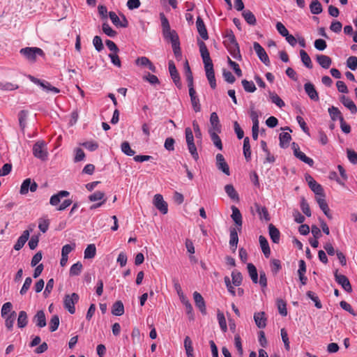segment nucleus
<instances>
[{"label":"nucleus","mask_w":357,"mask_h":357,"mask_svg":"<svg viewBox=\"0 0 357 357\" xmlns=\"http://www.w3.org/2000/svg\"><path fill=\"white\" fill-rule=\"evenodd\" d=\"M197 43L199 47L200 54L204 64V69L206 71L207 79L208 80L211 87L214 89L216 87V80L213 69V64L210 57L209 52L206 44L203 41L198 40Z\"/></svg>","instance_id":"f257e3e1"},{"label":"nucleus","mask_w":357,"mask_h":357,"mask_svg":"<svg viewBox=\"0 0 357 357\" xmlns=\"http://www.w3.org/2000/svg\"><path fill=\"white\" fill-rule=\"evenodd\" d=\"M160 19L162 34L165 39L170 40L171 43H172L174 40H178L179 38L177 33L174 30H171L169 21L163 13H160Z\"/></svg>","instance_id":"f03ea898"},{"label":"nucleus","mask_w":357,"mask_h":357,"mask_svg":"<svg viewBox=\"0 0 357 357\" xmlns=\"http://www.w3.org/2000/svg\"><path fill=\"white\" fill-rule=\"evenodd\" d=\"M20 53L31 62L36 61L37 56H45L43 50L36 47L22 48Z\"/></svg>","instance_id":"7ed1b4c3"},{"label":"nucleus","mask_w":357,"mask_h":357,"mask_svg":"<svg viewBox=\"0 0 357 357\" xmlns=\"http://www.w3.org/2000/svg\"><path fill=\"white\" fill-rule=\"evenodd\" d=\"M185 134L189 152L190 153L192 158L195 160H197L199 158V155L197 151L196 146L194 143V136L191 128L189 127L186 128L185 130Z\"/></svg>","instance_id":"20e7f679"},{"label":"nucleus","mask_w":357,"mask_h":357,"mask_svg":"<svg viewBox=\"0 0 357 357\" xmlns=\"http://www.w3.org/2000/svg\"><path fill=\"white\" fill-rule=\"evenodd\" d=\"M79 298V295L76 293H72L71 294L65 295L63 298V307L66 310L68 311L70 314H75V305L78 302Z\"/></svg>","instance_id":"39448f33"},{"label":"nucleus","mask_w":357,"mask_h":357,"mask_svg":"<svg viewBox=\"0 0 357 357\" xmlns=\"http://www.w3.org/2000/svg\"><path fill=\"white\" fill-rule=\"evenodd\" d=\"M33 155L40 159L41 160H46L47 159V151L46 144L44 141H38L33 146Z\"/></svg>","instance_id":"423d86ee"},{"label":"nucleus","mask_w":357,"mask_h":357,"mask_svg":"<svg viewBox=\"0 0 357 357\" xmlns=\"http://www.w3.org/2000/svg\"><path fill=\"white\" fill-rule=\"evenodd\" d=\"M292 149L294 151V155L296 158H298L302 162L307 164L310 167H312L314 165V160L306 156V155L301 151L300 148L296 142H293L291 144Z\"/></svg>","instance_id":"0eeeda50"},{"label":"nucleus","mask_w":357,"mask_h":357,"mask_svg":"<svg viewBox=\"0 0 357 357\" xmlns=\"http://www.w3.org/2000/svg\"><path fill=\"white\" fill-rule=\"evenodd\" d=\"M37 188L38 184L30 178H28L24 180L22 182L20 187V193L21 195H26L29 190L31 192H34L37 190Z\"/></svg>","instance_id":"6e6552de"},{"label":"nucleus","mask_w":357,"mask_h":357,"mask_svg":"<svg viewBox=\"0 0 357 357\" xmlns=\"http://www.w3.org/2000/svg\"><path fill=\"white\" fill-rule=\"evenodd\" d=\"M253 48L260 61L263 62L266 66H270L269 57L262 46L259 43L255 42L253 43Z\"/></svg>","instance_id":"1a4fd4ad"},{"label":"nucleus","mask_w":357,"mask_h":357,"mask_svg":"<svg viewBox=\"0 0 357 357\" xmlns=\"http://www.w3.org/2000/svg\"><path fill=\"white\" fill-rule=\"evenodd\" d=\"M334 276L335 281L342 286L344 291L348 293H351L352 291L351 284L347 277L344 275L339 274L337 271H335Z\"/></svg>","instance_id":"9d476101"},{"label":"nucleus","mask_w":357,"mask_h":357,"mask_svg":"<svg viewBox=\"0 0 357 357\" xmlns=\"http://www.w3.org/2000/svg\"><path fill=\"white\" fill-rule=\"evenodd\" d=\"M109 17L116 27H122L126 28L128 26V21L124 15H121V19H120L118 15L113 11H110L109 13Z\"/></svg>","instance_id":"9b49d317"},{"label":"nucleus","mask_w":357,"mask_h":357,"mask_svg":"<svg viewBox=\"0 0 357 357\" xmlns=\"http://www.w3.org/2000/svg\"><path fill=\"white\" fill-rule=\"evenodd\" d=\"M168 68L169 71V74L171 78L172 79L174 83L178 88L181 87V82L179 73L176 69V67L173 61H169L168 63Z\"/></svg>","instance_id":"f8f14e48"},{"label":"nucleus","mask_w":357,"mask_h":357,"mask_svg":"<svg viewBox=\"0 0 357 357\" xmlns=\"http://www.w3.org/2000/svg\"><path fill=\"white\" fill-rule=\"evenodd\" d=\"M153 204L157 209H158L162 214H166L168 212L167 203L164 200L163 197L160 194H156L154 196Z\"/></svg>","instance_id":"ddd939ff"},{"label":"nucleus","mask_w":357,"mask_h":357,"mask_svg":"<svg viewBox=\"0 0 357 357\" xmlns=\"http://www.w3.org/2000/svg\"><path fill=\"white\" fill-rule=\"evenodd\" d=\"M215 160L217 168L226 175H230L229 167L224 156L221 153H218L215 156Z\"/></svg>","instance_id":"4468645a"},{"label":"nucleus","mask_w":357,"mask_h":357,"mask_svg":"<svg viewBox=\"0 0 357 357\" xmlns=\"http://www.w3.org/2000/svg\"><path fill=\"white\" fill-rule=\"evenodd\" d=\"M232 211V214L231 215V219L235 222L236 228L238 229V231H241L242 229V225H243V220H242V215L239 211V209L235 206H232L231 207Z\"/></svg>","instance_id":"2eb2a0df"},{"label":"nucleus","mask_w":357,"mask_h":357,"mask_svg":"<svg viewBox=\"0 0 357 357\" xmlns=\"http://www.w3.org/2000/svg\"><path fill=\"white\" fill-rule=\"evenodd\" d=\"M193 298H194L196 307L197 308H199V310H200V312H202V314H206V304H205V301H204L202 296L199 292L195 291L193 293Z\"/></svg>","instance_id":"dca6fc26"},{"label":"nucleus","mask_w":357,"mask_h":357,"mask_svg":"<svg viewBox=\"0 0 357 357\" xmlns=\"http://www.w3.org/2000/svg\"><path fill=\"white\" fill-rule=\"evenodd\" d=\"M32 231V228L30 229H26L23 231L22 234L18 238L16 243L14 245V249L15 250H20L23 248L26 242L29 238L30 232Z\"/></svg>","instance_id":"f3484780"},{"label":"nucleus","mask_w":357,"mask_h":357,"mask_svg":"<svg viewBox=\"0 0 357 357\" xmlns=\"http://www.w3.org/2000/svg\"><path fill=\"white\" fill-rule=\"evenodd\" d=\"M135 64L139 66L147 67L151 72L155 73L156 68L148 57L141 56L135 60Z\"/></svg>","instance_id":"a211bd4d"},{"label":"nucleus","mask_w":357,"mask_h":357,"mask_svg":"<svg viewBox=\"0 0 357 357\" xmlns=\"http://www.w3.org/2000/svg\"><path fill=\"white\" fill-rule=\"evenodd\" d=\"M304 89L311 100L314 101H318L319 100L318 93L312 83H305L304 85Z\"/></svg>","instance_id":"6ab92c4d"},{"label":"nucleus","mask_w":357,"mask_h":357,"mask_svg":"<svg viewBox=\"0 0 357 357\" xmlns=\"http://www.w3.org/2000/svg\"><path fill=\"white\" fill-rule=\"evenodd\" d=\"M254 320L258 328H264L266 326L267 318L264 312H255Z\"/></svg>","instance_id":"aec40b11"},{"label":"nucleus","mask_w":357,"mask_h":357,"mask_svg":"<svg viewBox=\"0 0 357 357\" xmlns=\"http://www.w3.org/2000/svg\"><path fill=\"white\" fill-rule=\"evenodd\" d=\"M196 26L197 31L202 38L203 40H207L208 38V32L203 20L199 16L197 18Z\"/></svg>","instance_id":"412c9836"},{"label":"nucleus","mask_w":357,"mask_h":357,"mask_svg":"<svg viewBox=\"0 0 357 357\" xmlns=\"http://www.w3.org/2000/svg\"><path fill=\"white\" fill-rule=\"evenodd\" d=\"M33 322L39 328H43L46 326V318L45 312L43 310H39L36 312L33 318Z\"/></svg>","instance_id":"4be33fe9"},{"label":"nucleus","mask_w":357,"mask_h":357,"mask_svg":"<svg viewBox=\"0 0 357 357\" xmlns=\"http://www.w3.org/2000/svg\"><path fill=\"white\" fill-rule=\"evenodd\" d=\"M210 123L211 125V128H210L208 130L221 132V125L216 112L211 113L210 116Z\"/></svg>","instance_id":"5701e85b"},{"label":"nucleus","mask_w":357,"mask_h":357,"mask_svg":"<svg viewBox=\"0 0 357 357\" xmlns=\"http://www.w3.org/2000/svg\"><path fill=\"white\" fill-rule=\"evenodd\" d=\"M255 207L260 220H264L266 221H269L271 220L268 209L265 206H261L259 204L255 203Z\"/></svg>","instance_id":"b1692460"},{"label":"nucleus","mask_w":357,"mask_h":357,"mask_svg":"<svg viewBox=\"0 0 357 357\" xmlns=\"http://www.w3.org/2000/svg\"><path fill=\"white\" fill-rule=\"evenodd\" d=\"M268 233L271 239L274 243H279L280 240V232L273 224L268 225Z\"/></svg>","instance_id":"393cba45"},{"label":"nucleus","mask_w":357,"mask_h":357,"mask_svg":"<svg viewBox=\"0 0 357 357\" xmlns=\"http://www.w3.org/2000/svg\"><path fill=\"white\" fill-rule=\"evenodd\" d=\"M340 101L344 107L350 110L351 114H354L357 112L356 105L349 98L346 97L345 96H342L340 98Z\"/></svg>","instance_id":"a878e982"},{"label":"nucleus","mask_w":357,"mask_h":357,"mask_svg":"<svg viewBox=\"0 0 357 357\" xmlns=\"http://www.w3.org/2000/svg\"><path fill=\"white\" fill-rule=\"evenodd\" d=\"M316 60H317V63L323 68H325V69L329 68V67L331 66V65L332 63L331 59L328 56H326V55H324V54H318V55H317Z\"/></svg>","instance_id":"bb28decb"},{"label":"nucleus","mask_w":357,"mask_h":357,"mask_svg":"<svg viewBox=\"0 0 357 357\" xmlns=\"http://www.w3.org/2000/svg\"><path fill=\"white\" fill-rule=\"evenodd\" d=\"M237 231L238 229L234 227H231L229 229V245H231V247L234 248V252L236 250L238 243V236Z\"/></svg>","instance_id":"cd10ccee"},{"label":"nucleus","mask_w":357,"mask_h":357,"mask_svg":"<svg viewBox=\"0 0 357 357\" xmlns=\"http://www.w3.org/2000/svg\"><path fill=\"white\" fill-rule=\"evenodd\" d=\"M317 202L319 204V208L321 209V211L324 212V213L327 216L328 218L332 219L333 216L331 213H330V208L328 206V204L326 201L325 200L324 197H318L317 199Z\"/></svg>","instance_id":"c85d7f7f"},{"label":"nucleus","mask_w":357,"mask_h":357,"mask_svg":"<svg viewBox=\"0 0 357 357\" xmlns=\"http://www.w3.org/2000/svg\"><path fill=\"white\" fill-rule=\"evenodd\" d=\"M220 132L214 131V130H208V133L211 137V139L213 142L214 146L218 149L219 150H222V143L221 139L218 136V133Z\"/></svg>","instance_id":"c756f323"},{"label":"nucleus","mask_w":357,"mask_h":357,"mask_svg":"<svg viewBox=\"0 0 357 357\" xmlns=\"http://www.w3.org/2000/svg\"><path fill=\"white\" fill-rule=\"evenodd\" d=\"M259 241L264 256L268 257L271 254V250L267 239L264 236H259Z\"/></svg>","instance_id":"7c9ffc66"},{"label":"nucleus","mask_w":357,"mask_h":357,"mask_svg":"<svg viewBox=\"0 0 357 357\" xmlns=\"http://www.w3.org/2000/svg\"><path fill=\"white\" fill-rule=\"evenodd\" d=\"M308 185L311 190L313 191L314 194L321 196L320 197H325L322 186L320 184H319L315 180L310 182V184H308Z\"/></svg>","instance_id":"2f4dec72"},{"label":"nucleus","mask_w":357,"mask_h":357,"mask_svg":"<svg viewBox=\"0 0 357 357\" xmlns=\"http://www.w3.org/2000/svg\"><path fill=\"white\" fill-rule=\"evenodd\" d=\"M227 49L231 55L237 60H241L242 56L240 52V48L238 44L237 45H228Z\"/></svg>","instance_id":"473e14b6"},{"label":"nucleus","mask_w":357,"mask_h":357,"mask_svg":"<svg viewBox=\"0 0 357 357\" xmlns=\"http://www.w3.org/2000/svg\"><path fill=\"white\" fill-rule=\"evenodd\" d=\"M112 314L115 316H121L124 313V306L123 303L121 301H116L113 305L112 309Z\"/></svg>","instance_id":"72a5a7b5"},{"label":"nucleus","mask_w":357,"mask_h":357,"mask_svg":"<svg viewBox=\"0 0 357 357\" xmlns=\"http://www.w3.org/2000/svg\"><path fill=\"white\" fill-rule=\"evenodd\" d=\"M280 146L282 149L287 148L291 139V135L288 132H282L279 136Z\"/></svg>","instance_id":"f704fd0d"},{"label":"nucleus","mask_w":357,"mask_h":357,"mask_svg":"<svg viewBox=\"0 0 357 357\" xmlns=\"http://www.w3.org/2000/svg\"><path fill=\"white\" fill-rule=\"evenodd\" d=\"M247 268L252 282L257 284L258 282V274L256 267L254 264L249 263L248 264Z\"/></svg>","instance_id":"c9c22d12"},{"label":"nucleus","mask_w":357,"mask_h":357,"mask_svg":"<svg viewBox=\"0 0 357 357\" xmlns=\"http://www.w3.org/2000/svg\"><path fill=\"white\" fill-rule=\"evenodd\" d=\"M184 347L188 357H195L193 354L192 342L189 336H186L184 339Z\"/></svg>","instance_id":"e433bc0d"},{"label":"nucleus","mask_w":357,"mask_h":357,"mask_svg":"<svg viewBox=\"0 0 357 357\" xmlns=\"http://www.w3.org/2000/svg\"><path fill=\"white\" fill-rule=\"evenodd\" d=\"M242 15L246 22L250 25H255L257 20L255 15L249 10H243Z\"/></svg>","instance_id":"4c0bfd02"},{"label":"nucleus","mask_w":357,"mask_h":357,"mask_svg":"<svg viewBox=\"0 0 357 357\" xmlns=\"http://www.w3.org/2000/svg\"><path fill=\"white\" fill-rule=\"evenodd\" d=\"M225 190L227 195L233 200H239L238 195L233 185L227 184L225 186Z\"/></svg>","instance_id":"58836bf2"},{"label":"nucleus","mask_w":357,"mask_h":357,"mask_svg":"<svg viewBox=\"0 0 357 357\" xmlns=\"http://www.w3.org/2000/svg\"><path fill=\"white\" fill-rule=\"evenodd\" d=\"M28 324V317L27 314L25 311H20L19 312L18 318H17V326L20 328H23L26 326Z\"/></svg>","instance_id":"ea45409f"},{"label":"nucleus","mask_w":357,"mask_h":357,"mask_svg":"<svg viewBox=\"0 0 357 357\" xmlns=\"http://www.w3.org/2000/svg\"><path fill=\"white\" fill-rule=\"evenodd\" d=\"M243 154L247 161L251 159V150L249 137H246L243 140Z\"/></svg>","instance_id":"a19ab883"},{"label":"nucleus","mask_w":357,"mask_h":357,"mask_svg":"<svg viewBox=\"0 0 357 357\" xmlns=\"http://www.w3.org/2000/svg\"><path fill=\"white\" fill-rule=\"evenodd\" d=\"M310 12L314 15L320 14L322 10V6L318 0H313L310 5Z\"/></svg>","instance_id":"79ce46f5"},{"label":"nucleus","mask_w":357,"mask_h":357,"mask_svg":"<svg viewBox=\"0 0 357 357\" xmlns=\"http://www.w3.org/2000/svg\"><path fill=\"white\" fill-rule=\"evenodd\" d=\"M300 56H301V59L303 63L307 68L312 69L313 67L311 59L309 56V55L307 54V53L305 50H301L300 51Z\"/></svg>","instance_id":"37998d69"},{"label":"nucleus","mask_w":357,"mask_h":357,"mask_svg":"<svg viewBox=\"0 0 357 357\" xmlns=\"http://www.w3.org/2000/svg\"><path fill=\"white\" fill-rule=\"evenodd\" d=\"M4 318L6 319L5 325L6 328L9 331H11L13 329V324L16 319V312L15 311H13Z\"/></svg>","instance_id":"c03bdc74"},{"label":"nucleus","mask_w":357,"mask_h":357,"mask_svg":"<svg viewBox=\"0 0 357 357\" xmlns=\"http://www.w3.org/2000/svg\"><path fill=\"white\" fill-rule=\"evenodd\" d=\"M328 113L333 121L338 119L340 121L341 118H343L340 109L334 106L328 108Z\"/></svg>","instance_id":"a18cd8bd"},{"label":"nucleus","mask_w":357,"mask_h":357,"mask_svg":"<svg viewBox=\"0 0 357 357\" xmlns=\"http://www.w3.org/2000/svg\"><path fill=\"white\" fill-rule=\"evenodd\" d=\"M28 111L26 110H21L18 114V118H19V124L20 126V128L24 130L26 125V119L28 116Z\"/></svg>","instance_id":"49530a36"},{"label":"nucleus","mask_w":357,"mask_h":357,"mask_svg":"<svg viewBox=\"0 0 357 357\" xmlns=\"http://www.w3.org/2000/svg\"><path fill=\"white\" fill-rule=\"evenodd\" d=\"M231 279L233 284L238 287L241 284L243 281L242 274L239 271L234 270L231 273Z\"/></svg>","instance_id":"de8ad7c7"},{"label":"nucleus","mask_w":357,"mask_h":357,"mask_svg":"<svg viewBox=\"0 0 357 357\" xmlns=\"http://www.w3.org/2000/svg\"><path fill=\"white\" fill-rule=\"evenodd\" d=\"M96 248L94 244H89L84 250V258L92 259L96 256Z\"/></svg>","instance_id":"09e8293b"},{"label":"nucleus","mask_w":357,"mask_h":357,"mask_svg":"<svg viewBox=\"0 0 357 357\" xmlns=\"http://www.w3.org/2000/svg\"><path fill=\"white\" fill-rule=\"evenodd\" d=\"M102 30L105 34L111 38H114L117 35V32L112 29L107 22L102 24Z\"/></svg>","instance_id":"8fccbe9b"},{"label":"nucleus","mask_w":357,"mask_h":357,"mask_svg":"<svg viewBox=\"0 0 357 357\" xmlns=\"http://www.w3.org/2000/svg\"><path fill=\"white\" fill-rule=\"evenodd\" d=\"M217 318L221 330L225 333L227 331V322L224 314L220 310L218 311Z\"/></svg>","instance_id":"3c124183"},{"label":"nucleus","mask_w":357,"mask_h":357,"mask_svg":"<svg viewBox=\"0 0 357 357\" xmlns=\"http://www.w3.org/2000/svg\"><path fill=\"white\" fill-rule=\"evenodd\" d=\"M172 47L176 59L177 60H180L181 59L182 54L180 47L179 39L177 40H174V42L172 43Z\"/></svg>","instance_id":"603ef678"},{"label":"nucleus","mask_w":357,"mask_h":357,"mask_svg":"<svg viewBox=\"0 0 357 357\" xmlns=\"http://www.w3.org/2000/svg\"><path fill=\"white\" fill-rule=\"evenodd\" d=\"M40 86L44 91L47 92L51 91L54 93H58L60 92V90L58 88L52 86L50 82L46 81H41Z\"/></svg>","instance_id":"864d4df0"},{"label":"nucleus","mask_w":357,"mask_h":357,"mask_svg":"<svg viewBox=\"0 0 357 357\" xmlns=\"http://www.w3.org/2000/svg\"><path fill=\"white\" fill-rule=\"evenodd\" d=\"M82 268L83 266L81 262L78 261L74 264L70 268V275H79L82 272Z\"/></svg>","instance_id":"5fc2aeb1"},{"label":"nucleus","mask_w":357,"mask_h":357,"mask_svg":"<svg viewBox=\"0 0 357 357\" xmlns=\"http://www.w3.org/2000/svg\"><path fill=\"white\" fill-rule=\"evenodd\" d=\"M241 83L245 91L249 93H253L256 91V86L253 82L243 79Z\"/></svg>","instance_id":"6e6d98bb"},{"label":"nucleus","mask_w":357,"mask_h":357,"mask_svg":"<svg viewBox=\"0 0 357 357\" xmlns=\"http://www.w3.org/2000/svg\"><path fill=\"white\" fill-rule=\"evenodd\" d=\"M19 88V86L16 84L11 82H0V90L2 91H14Z\"/></svg>","instance_id":"4d7b16f0"},{"label":"nucleus","mask_w":357,"mask_h":357,"mask_svg":"<svg viewBox=\"0 0 357 357\" xmlns=\"http://www.w3.org/2000/svg\"><path fill=\"white\" fill-rule=\"evenodd\" d=\"M277 305L279 313L283 316L285 317L287 315V304L285 301H284L282 299H278L277 300Z\"/></svg>","instance_id":"13d9d810"},{"label":"nucleus","mask_w":357,"mask_h":357,"mask_svg":"<svg viewBox=\"0 0 357 357\" xmlns=\"http://www.w3.org/2000/svg\"><path fill=\"white\" fill-rule=\"evenodd\" d=\"M270 98L273 103L275 104L280 108L285 105L284 101L275 93L270 92Z\"/></svg>","instance_id":"bf43d9fd"},{"label":"nucleus","mask_w":357,"mask_h":357,"mask_svg":"<svg viewBox=\"0 0 357 357\" xmlns=\"http://www.w3.org/2000/svg\"><path fill=\"white\" fill-rule=\"evenodd\" d=\"M121 148L122 152L128 156H132L135 153V151L131 149L130 144L128 142H123L121 144Z\"/></svg>","instance_id":"052dcab7"},{"label":"nucleus","mask_w":357,"mask_h":357,"mask_svg":"<svg viewBox=\"0 0 357 357\" xmlns=\"http://www.w3.org/2000/svg\"><path fill=\"white\" fill-rule=\"evenodd\" d=\"M59 326V317L58 315H54L50 321V331L54 332L58 329Z\"/></svg>","instance_id":"680f3d73"},{"label":"nucleus","mask_w":357,"mask_h":357,"mask_svg":"<svg viewBox=\"0 0 357 357\" xmlns=\"http://www.w3.org/2000/svg\"><path fill=\"white\" fill-rule=\"evenodd\" d=\"M13 307V305L10 302L5 303L1 310V315L2 317H6L9 314V312H10V310Z\"/></svg>","instance_id":"e2e57ef3"},{"label":"nucleus","mask_w":357,"mask_h":357,"mask_svg":"<svg viewBox=\"0 0 357 357\" xmlns=\"http://www.w3.org/2000/svg\"><path fill=\"white\" fill-rule=\"evenodd\" d=\"M93 44L94 45V47H95V49L98 52L102 51L103 50V48H104L102 39L98 36H94V38L93 39Z\"/></svg>","instance_id":"0e129e2a"},{"label":"nucleus","mask_w":357,"mask_h":357,"mask_svg":"<svg viewBox=\"0 0 357 357\" xmlns=\"http://www.w3.org/2000/svg\"><path fill=\"white\" fill-rule=\"evenodd\" d=\"M105 197V193L101 191H96L89 197V199L91 202H96L101 199H104Z\"/></svg>","instance_id":"69168bd1"},{"label":"nucleus","mask_w":357,"mask_h":357,"mask_svg":"<svg viewBox=\"0 0 357 357\" xmlns=\"http://www.w3.org/2000/svg\"><path fill=\"white\" fill-rule=\"evenodd\" d=\"M347 66L352 70L357 68V57L351 56L347 60Z\"/></svg>","instance_id":"338daca9"},{"label":"nucleus","mask_w":357,"mask_h":357,"mask_svg":"<svg viewBox=\"0 0 357 357\" xmlns=\"http://www.w3.org/2000/svg\"><path fill=\"white\" fill-rule=\"evenodd\" d=\"M301 208L303 211V213L306 215L307 217L311 216V211L309 206V204L306 202V200L304 198H302L301 202Z\"/></svg>","instance_id":"774afa93"}]
</instances>
